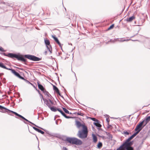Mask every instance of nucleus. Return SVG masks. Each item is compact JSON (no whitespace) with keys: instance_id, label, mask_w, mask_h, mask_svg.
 I'll use <instances>...</instances> for the list:
<instances>
[{"instance_id":"f257e3e1","label":"nucleus","mask_w":150,"mask_h":150,"mask_svg":"<svg viewBox=\"0 0 150 150\" xmlns=\"http://www.w3.org/2000/svg\"><path fill=\"white\" fill-rule=\"evenodd\" d=\"M50 135L54 136L59 138L61 139L64 141H67L70 144H75L76 145H81L82 143V142L80 140L75 137H67L64 136H61L59 134L53 133L49 134Z\"/></svg>"},{"instance_id":"f03ea898","label":"nucleus","mask_w":150,"mask_h":150,"mask_svg":"<svg viewBox=\"0 0 150 150\" xmlns=\"http://www.w3.org/2000/svg\"><path fill=\"white\" fill-rule=\"evenodd\" d=\"M1 54L5 56H6L12 58H16L18 60L24 62L26 61V59H25L21 55H19L10 53H8L7 54H6L5 53H2Z\"/></svg>"},{"instance_id":"7ed1b4c3","label":"nucleus","mask_w":150,"mask_h":150,"mask_svg":"<svg viewBox=\"0 0 150 150\" xmlns=\"http://www.w3.org/2000/svg\"><path fill=\"white\" fill-rule=\"evenodd\" d=\"M88 131L87 128H85L84 127L81 129L79 130L77 134V136L81 139L86 138L88 136Z\"/></svg>"},{"instance_id":"20e7f679","label":"nucleus","mask_w":150,"mask_h":150,"mask_svg":"<svg viewBox=\"0 0 150 150\" xmlns=\"http://www.w3.org/2000/svg\"><path fill=\"white\" fill-rule=\"evenodd\" d=\"M24 57H25L28 59L34 61H39L41 59V58H39L33 55L26 54L24 56Z\"/></svg>"},{"instance_id":"39448f33","label":"nucleus","mask_w":150,"mask_h":150,"mask_svg":"<svg viewBox=\"0 0 150 150\" xmlns=\"http://www.w3.org/2000/svg\"><path fill=\"white\" fill-rule=\"evenodd\" d=\"M144 123L139 122V123L136 126L134 131L139 132L148 122H145V124H144Z\"/></svg>"},{"instance_id":"423d86ee","label":"nucleus","mask_w":150,"mask_h":150,"mask_svg":"<svg viewBox=\"0 0 150 150\" xmlns=\"http://www.w3.org/2000/svg\"><path fill=\"white\" fill-rule=\"evenodd\" d=\"M44 41L47 50L50 52V54H51L52 53V49L51 46L50 45L49 40L47 39H45Z\"/></svg>"},{"instance_id":"0eeeda50","label":"nucleus","mask_w":150,"mask_h":150,"mask_svg":"<svg viewBox=\"0 0 150 150\" xmlns=\"http://www.w3.org/2000/svg\"><path fill=\"white\" fill-rule=\"evenodd\" d=\"M44 101V103L46 104L49 108H50L54 104L53 102L50 99H49V100H47L46 99H45Z\"/></svg>"},{"instance_id":"6e6552de","label":"nucleus","mask_w":150,"mask_h":150,"mask_svg":"<svg viewBox=\"0 0 150 150\" xmlns=\"http://www.w3.org/2000/svg\"><path fill=\"white\" fill-rule=\"evenodd\" d=\"M11 113H13L16 116H18L20 118H21V119H22L23 120H25L27 122H30V121L28 120L25 118V117H23L21 115H20L17 112L13 111H12L10 110L9 111V113H8V114L9 115H11Z\"/></svg>"},{"instance_id":"1a4fd4ad","label":"nucleus","mask_w":150,"mask_h":150,"mask_svg":"<svg viewBox=\"0 0 150 150\" xmlns=\"http://www.w3.org/2000/svg\"><path fill=\"white\" fill-rule=\"evenodd\" d=\"M129 117L128 116H125L122 117L121 118H113L111 117L113 119H117V121H128L129 119Z\"/></svg>"},{"instance_id":"9d476101","label":"nucleus","mask_w":150,"mask_h":150,"mask_svg":"<svg viewBox=\"0 0 150 150\" xmlns=\"http://www.w3.org/2000/svg\"><path fill=\"white\" fill-rule=\"evenodd\" d=\"M83 123V124H82L81 122H75V125L79 129H80L81 128H82V129H83L84 127L85 128H87L84 124V122Z\"/></svg>"},{"instance_id":"9b49d317","label":"nucleus","mask_w":150,"mask_h":150,"mask_svg":"<svg viewBox=\"0 0 150 150\" xmlns=\"http://www.w3.org/2000/svg\"><path fill=\"white\" fill-rule=\"evenodd\" d=\"M0 109L1 110V112H7L8 114L9 113L10 111V110L1 105H0Z\"/></svg>"},{"instance_id":"f8f14e48","label":"nucleus","mask_w":150,"mask_h":150,"mask_svg":"<svg viewBox=\"0 0 150 150\" xmlns=\"http://www.w3.org/2000/svg\"><path fill=\"white\" fill-rule=\"evenodd\" d=\"M0 67L3 69H6L11 70V72L12 73L13 71L12 70H14V69H12L9 68H7L4 64L3 63L1 62H0Z\"/></svg>"},{"instance_id":"ddd939ff","label":"nucleus","mask_w":150,"mask_h":150,"mask_svg":"<svg viewBox=\"0 0 150 150\" xmlns=\"http://www.w3.org/2000/svg\"><path fill=\"white\" fill-rule=\"evenodd\" d=\"M12 73L16 76L21 79H23V77L21 76L18 73L15 71L14 69V70H12Z\"/></svg>"},{"instance_id":"4468645a","label":"nucleus","mask_w":150,"mask_h":150,"mask_svg":"<svg viewBox=\"0 0 150 150\" xmlns=\"http://www.w3.org/2000/svg\"><path fill=\"white\" fill-rule=\"evenodd\" d=\"M125 145L123 143L118 148L115 150H125Z\"/></svg>"},{"instance_id":"2eb2a0df","label":"nucleus","mask_w":150,"mask_h":150,"mask_svg":"<svg viewBox=\"0 0 150 150\" xmlns=\"http://www.w3.org/2000/svg\"><path fill=\"white\" fill-rule=\"evenodd\" d=\"M33 128L35 131L38 132L39 133H41L42 134H43L45 133V132L44 131H42V130L37 128H36L35 127H33Z\"/></svg>"},{"instance_id":"dca6fc26","label":"nucleus","mask_w":150,"mask_h":150,"mask_svg":"<svg viewBox=\"0 0 150 150\" xmlns=\"http://www.w3.org/2000/svg\"><path fill=\"white\" fill-rule=\"evenodd\" d=\"M135 18V17L134 16H132L129 18H127L125 20L127 22H130L132 21Z\"/></svg>"},{"instance_id":"f3484780","label":"nucleus","mask_w":150,"mask_h":150,"mask_svg":"<svg viewBox=\"0 0 150 150\" xmlns=\"http://www.w3.org/2000/svg\"><path fill=\"white\" fill-rule=\"evenodd\" d=\"M37 84L39 88L42 91L45 89L43 86L42 85L40 84L39 82L38 81L37 82Z\"/></svg>"},{"instance_id":"a211bd4d","label":"nucleus","mask_w":150,"mask_h":150,"mask_svg":"<svg viewBox=\"0 0 150 150\" xmlns=\"http://www.w3.org/2000/svg\"><path fill=\"white\" fill-rule=\"evenodd\" d=\"M92 135L93 137V142L95 143H96L98 140L97 136L94 134H92Z\"/></svg>"},{"instance_id":"6ab92c4d","label":"nucleus","mask_w":150,"mask_h":150,"mask_svg":"<svg viewBox=\"0 0 150 150\" xmlns=\"http://www.w3.org/2000/svg\"><path fill=\"white\" fill-rule=\"evenodd\" d=\"M87 119L88 120H91L93 121H94V122H99V121L98 120L96 119L94 117H87Z\"/></svg>"},{"instance_id":"aec40b11","label":"nucleus","mask_w":150,"mask_h":150,"mask_svg":"<svg viewBox=\"0 0 150 150\" xmlns=\"http://www.w3.org/2000/svg\"><path fill=\"white\" fill-rule=\"evenodd\" d=\"M100 122H93L94 125L96 126L97 128L99 129V128L102 125L100 124Z\"/></svg>"},{"instance_id":"412c9836","label":"nucleus","mask_w":150,"mask_h":150,"mask_svg":"<svg viewBox=\"0 0 150 150\" xmlns=\"http://www.w3.org/2000/svg\"><path fill=\"white\" fill-rule=\"evenodd\" d=\"M51 110L53 112H56L57 110L58 111V110H59V108H57L56 107L54 106L52 107L51 106L50 108Z\"/></svg>"},{"instance_id":"4be33fe9","label":"nucleus","mask_w":150,"mask_h":150,"mask_svg":"<svg viewBox=\"0 0 150 150\" xmlns=\"http://www.w3.org/2000/svg\"><path fill=\"white\" fill-rule=\"evenodd\" d=\"M148 122L150 121V116H147L145 118V119L141 122Z\"/></svg>"},{"instance_id":"5701e85b","label":"nucleus","mask_w":150,"mask_h":150,"mask_svg":"<svg viewBox=\"0 0 150 150\" xmlns=\"http://www.w3.org/2000/svg\"><path fill=\"white\" fill-rule=\"evenodd\" d=\"M134 141H130L127 143V144H125V145L126 146V147H127V146H132L133 144Z\"/></svg>"},{"instance_id":"b1692460","label":"nucleus","mask_w":150,"mask_h":150,"mask_svg":"<svg viewBox=\"0 0 150 150\" xmlns=\"http://www.w3.org/2000/svg\"><path fill=\"white\" fill-rule=\"evenodd\" d=\"M133 138L131 137V136H130L129 137L128 139H127L124 142H123V143L125 144H125H127V143L129 142Z\"/></svg>"},{"instance_id":"393cba45","label":"nucleus","mask_w":150,"mask_h":150,"mask_svg":"<svg viewBox=\"0 0 150 150\" xmlns=\"http://www.w3.org/2000/svg\"><path fill=\"white\" fill-rule=\"evenodd\" d=\"M43 93H44V94L50 98V96H51V95L45 89L43 91H42Z\"/></svg>"},{"instance_id":"a878e982","label":"nucleus","mask_w":150,"mask_h":150,"mask_svg":"<svg viewBox=\"0 0 150 150\" xmlns=\"http://www.w3.org/2000/svg\"><path fill=\"white\" fill-rule=\"evenodd\" d=\"M125 150H134V148L132 146H127V147H126V146H125Z\"/></svg>"},{"instance_id":"bb28decb","label":"nucleus","mask_w":150,"mask_h":150,"mask_svg":"<svg viewBox=\"0 0 150 150\" xmlns=\"http://www.w3.org/2000/svg\"><path fill=\"white\" fill-rule=\"evenodd\" d=\"M103 146L102 143L100 142H99L97 145V147L98 149H100Z\"/></svg>"},{"instance_id":"cd10ccee","label":"nucleus","mask_w":150,"mask_h":150,"mask_svg":"<svg viewBox=\"0 0 150 150\" xmlns=\"http://www.w3.org/2000/svg\"><path fill=\"white\" fill-rule=\"evenodd\" d=\"M53 90L55 91L56 93L59 92V90L58 88L54 85H53Z\"/></svg>"},{"instance_id":"c85d7f7f","label":"nucleus","mask_w":150,"mask_h":150,"mask_svg":"<svg viewBox=\"0 0 150 150\" xmlns=\"http://www.w3.org/2000/svg\"><path fill=\"white\" fill-rule=\"evenodd\" d=\"M55 41L57 43V44L59 45L60 47L62 49V45L59 42L58 38L56 40H55Z\"/></svg>"},{"instance_id":"c756f323","label":"nucleus","mask_w":150,"mask_h":150,"mask_svg":"<svg viewBox=\"0 0 150 150\" xmlns=\"http://www.w3.org/2000/svg\"><path fill=\"white\" fill-rule=\"evenodd\" d=\"M129 40L128 39H124L123 38H121L120 40H117V41H119V42H122L125 41H128Z\"/></svg>"},{"instance_id":"7c9ffc66","label":"nucleus","mask_w":150,"mask_h":150,"mask_svg":"<svg viewBox=\"0 0 150 150\" xmlns=\"http://www.w3.org/2000/svg\"><path fill=\"white\" fill-rule=\"evenodd\" d=\"M106 134L108 136V138L112 140V135L109 132H106Z\"/></svg>"},{"instance_id":"2f4dec72","label":"nucleus","mask_w":150,"mask_h":150,"mask_svg":"<svg viewBox=\"0 0 150 150\" xmlns=\"http://www.w3.org/2000/svg\"><path fill=\"white\" fill-rule=\"evenodd\" d=\"M135 132L131 136L133 138L139 132L137 131H135Z\"/></svg>"},{"instance_id":"473e14b6","label":"nucleus","mask_w":150,"mask_h":150,"mask_svg":"<svg viewBox=\"0 0 150 150\" xmlns=\"http://www.w3.org/2000/svg\"><path fill=\"white\" fill-rule=\"evenodd\" d=\"M58 111L63 116H65L66 114L62 110L59 109L58 110Z\"/></svg>"},{"instance_id":"72a5a7b5","label":"nucleus","mask_w":150,"mask_h":150,"mask_svg":"<svg viewBox=\"0 0 150 150\" xmlns=\"http://www.w3.org/2000/svg\"><path fill=\"white\" fill-rule=\"evenodd\" d=\"M62 109H63V110L66 113H67V114H69V111L67 110L66 108H63Z\"/></svg>"},{"instance_id":"f704fd0d","label":"nucleus","mask_w":150,"mask_h":150,"mask_svg":"<svg viewBox=\"0 0 150 150\" xmlns=\"http://www.w3.org/2000/svg\"><path fill=\"white\" fill-rule=\"evenodd\" d=\"M2 4H5L6 6H11V7L12 6H11V4H10L8 3H6V2H2Z\"/></svg>"},{"instance_id":"c9c22d12","label":"nucleus","mask_w":150,"mask_h":150,"mask_svg":"<svg viewBox=\"0 0 150 150\" xmlns=\"http://www.w3.org/2000/svg\"><path fill=\"white\" fill-rule=\"evenodd\" d=\"M29 123L30 124H29V125H31V126H32V125H35V126H36V127H38L40 128H41V129H43V130H45V129H44L43 128H41V127H38V126H37L36 125H35V124H33V122H29Z\"/></svg>"},{"instance_id":"e433bc0d","label":"nucleus","mask_w":150,"mask_h":150,"mask_svg":"<svg viewBox=\"0 0 150 150\" xmlns=\"http://www.w3.org/2000/svg\"><path fill=\"white\" fill-rule=\"evenodd\" d=\"M22 79L24 80L26 83H28V84H31V85H33V84L32 83H31L30 82L28 81L25 79L24 78H23V79Z\"/></svg>"},{"instance_id":"4c0bfd02","label":"nucleus","mask_w":150,"mask_h":150,"mask_svg":"<svg viewBox=\"0 0 150 150\" xmlns=\"http://www.w3.org/2000/svg\"><path fill=\"white\" fill-rule=\"evenodd\" d=\"M123 134H124L125 135H128L129 134V132L127 131H124L123 132Z\"/></svg>"},{"instance_id":"58836bf2","label":"nucleus","mask_w":150,"mask_h":150,"mask_svg":"<svg viewBox=\"0 0 150 150\" xmlns=\"http://www.w3.org/2000/svg\"><path fill=\"white\" fill-rule=\"evenodd\" d=\"M118 39H115L114 40H112V39H110V40L109 42H114L117 41V40H118Z\"/></svg>"},{"instance_id":"ea45409f","label":"nucleus","mask_w":150,"mask_h":150,"mask_svg":"<svg viewBox=\"0 0 150 150\" xmlns=\"http://www.w3.org/2000/svg\"><path fill=\"white\" fill-rule=\"evenodd\" d=\"M114 26V24H112L110 27L108 28V30H110Z\"/></svg>"},{"instance_id":"a19ab883","label":"nucleus","mask_w":150,"mask_h":150,"mask_svg":"<svg viewBox=\"0 0 150 150\" xmlns=\"http://www.w3.org/2000/svg\"><path fill=\"white\" fill-rule=\"evenodd\" d=\"M107 117L106 118V122H110V120L109 117V115H107Z\"/></svg>"},{"instance_id":"79ce46f5","label":"nucleus","mask_w":150,"mask_h":150,"mask_svg":"<svg viewBox=\"0 0 150 150\" xmlns=\"http://www.w3.org/2000/svg\"><path fill=\"white\" fill-rule=\"evenodd\" d=\"M6 51L5 50H4L3 48L2 47H0V51L2 52H5Z\"/></svg>"},{"instance_id":"37998d69","label":"nucleus","mask_w":150,"mask_h":150,"mask_svg":"<svg viewBox=\"0 0 150 150\" xmlns=\"http://www.w3.org/2000/svg\"><path fill=\"white\" fill-rule=\"evenodd\" d=\"M40 96H41V101H42V100H43V101H44L45 100V99H46L45 98H43V96H42V95L41 94H40Z\"/></svg>"},{"instance_id":"c03bdc74","label":"nucleus","mask_w":150,"mask_h":150,"mask_svg":"<svg viewBox=\"0 0 150 150\" xmlns=\"http://www.w3.org/2000/svg\"><path fill=\"white\" fill-rule=\"evenodd\" d=\"M64 117H65L66 118H67V119H69V118H73V117H70V116H67L66 115H65V116H64Z\"/></svg>"},{"instance_id":"a18cd8bd","label":"nucleus","mask_w":150,"mask_h":150,"mask_svg":"<svg viewBox=\"0 0 150 150\" xmlns=\"http://www.w3.org/2000/svg\"><path fill=\"white\" fill-rule=\"evenodd\" d=\"M52 37L53 38L54 40H56L57 39V38L55 36L52 35Z\"/></svg>"},{"instance_id":"49530a36","label":"nucleus","mask_w":150,"mask_h":150,"mask_svg":"<svg viewBox=\"0 0 150 150\" xmlns=\"http://www.w3.org/2000/svg\"><path fill=\"white\" fill-rule=\"evenodd\" d=\"M52 37L53 38L54 40H56L57 39V38L55 36L52 35Z\"/></svg>"},{"instance_id":"de8ad7c7","label":"nucleus","mask_w":150,"mask_h":150,"mask_svg":"<svg viewBox=\"0 0 150 150\" xmlns=\"http://www.w3.org/2000/svg\"><path fill=\"white\" fill-rule=\"evenodd\" d=\"M63 150H68L67 148L65 147H63Z\"/></svg>"},{"instance_id":"09e8293b","label":"nucleus","mask_w":150,"mask_h":150,"mask_svg":"<svg viewBox=\"0 0 150 150\" xmlns=\"http://www.w3.org/2000/svg\"><path fill=\"white\" fill-rule=\"evenodd\" d=\"M59 96H61L63 98V97L62 96H61V94L59 92V93H57Z\"/></svg>"},{"instance_id":"8fccbe9b","label":"nucleus","mask_w":150,"mask_h":150,"mask_svg":"<svg viewBox=\"0 0 150 150\" xmlns=\"http://www.w3.org/2000/svg\"><path fill=\"white\" fill-rule=\"evenodd\" d=\"M108 123V128H110V127H111V125H109V122H107Z\"/></svg>"},{"instance_id":"3c124183","label":"nucleus","mask_w":150,"mask_h":150,"mask_svg":"<svg viewBox=\"0 0 150 150\" xmlns=\"http://www.w3.org/2000/svg\"><path fill=\"white\" fill-rule=\"evenodd\" d=\"M36 88V90L38 91V93H39V94L40 95V94H41L40 93V91L39 90H37L36 88Z\"/></svg>"},{"instance_id":"603ef678","label":"nucleus","mask_w":150,"mask_h":150,"mask_svg":"<svg viewBox=\"0 0 150 150\" xmlns=\"http://www.w3.org/2000/svg\"><path fill=\"white\" fill-rule=\"evenodd\" d=\"M77 114L79 115H81L82 113H81V112H78L77 113Z\"/></svg>"},{"instance_id":"864d4df0","label":"nucleus","mask_w":150,"mask_h":150,"mask_svg":"<svg viewBox=\"0 0 150 150\" xmlns=\"http://www.w3.org/2000/svg\"><path fill=\"white\" fill-rule=\"evenodd\" d=\"M4 74L3 73H0V77H1V76L3 75Z\"/></svg>"},{"instance_id":"5fc2aeb1","label":"nucleus","mask_w":150,"mask_h":150,"mask_svg":"<svg viewBox=\"0 0 150 150\" xmlns=\"http://www.w3.org/2000/svg\"><path fill=\"white\" fill-rule=\"evenodd\" d=\"M141 147H142V146H141L140 145L138 147V149H141Z\"/></svg>"},{"instance_id":"6e6d98bb","label":"nucleus","mask_w":150,"mask_h":150,"mask_svg":"<svg viewBox=\"0 0 150 150\" xmlns=\"http://www.w3.org/2000/svg\"><path fill=\"white\" fill-rule=\"evenodd\" d=\"M47 51H46L45 52L44 54H45V55H46L47 54Z\"/></svg>"},{"instance_id":"4d7b16f0","label":"nucleus","mask_w":150,"mask_h":150,"mask_svg":"<svg viewBox=\"0 0 150 150\" xmlns=\"http://www.w3.org/2000/svg\"><path fill=\"white\" fill-rule=\"evenodd\" d=\"M58 122H55V123H56V124L57 125H58Z\"/></svg>"},{"instance_id":"13d9d810","label":"nucleus","mask_w":150,"mask_h":150,"mask_svg":"<svg viewBox=\"0 0 150 150\" xmlns=\"http://www.w3.org/2000/svg\"><path fill=\"white\" fill-rule=\"evenodd\" d=\"M143 141H142V142L141 144H143Z\"/></svg>"},{"instance_id":"bf43d9fd","label":"nucleus","mask_w":150,"mask_h":150,"mask_svg":"<svg viewBox=\"0 0 150 150\" xmlns=\"http://www.w3.org/2000/svg\"><path fill=\"white\" fill-rule=\"evenodd\" d=\"M74 75H75V77H76V74H75V73L74 72Z\"/></svg>"},{"instance_id":"052dcab7","label":"nucleus","mask_w":150,"mask_h":150,"mask_svg":"<svg viewBox=\"0 0 150 150\" xmlns=\"http://www.w3.org/2000/svg\"><path fill=\"white\" fill-rule=\"evenodd\" d=\"M75 122H79V121H76H76H75Z\"/></svg>"},{"instance_id":"680f3d73","label":"nucleus","mask_w":150,"mask_h":150,"mask_svg":"<svg viewBox=\"0 0 150 150\" xmlns=\"http://www.w3.org/2000/svg\"><path fill=\"white\" fill-rule=\"evenodd\" d=\"M38 149H39V150H40V148H39V146H38Z\"/></svg>"},{"instance_id":"e2e57ef3","label":"nucleus","mask_w":150,"mask_h":150,"mask_svg":"<svg viewBox=\"0 0 150 150\" xmlns=\"http://www.w3.org/2000/svg\"><path fill=\"white\" fill-rule=\"evenodd\" d=\"M4 80H5V78H4V79H3V80H4Z\"/></svg>"},{"instance_id":"0e129e2a","label":"nucleus","mask_w":150,"mask_h":150,"mask_svg":"<svg viewBox=\"0 0 150 150\" xmlns=\"http://www.w3.org/2000/svg\"><path fill=\"white\" fill-rule=\"evenodd\" d=\"M4 80H5V78H4V79H3V80H4Z\"/></svg>"},{"instance_id":"69168bd1","label":"nucleus","mask_w":150,"mask_h":150,"mask_svg":"<svg viewBox=\"0 0 150 150\" xmlns=\"http://www.w3.org/2000/svg\"><path fill=\"white\" fill-rule=\"evenodd\" d=\"M69 114H71L72 113H71V112H70V113H69Z\"/></svg>"},{"instance_id":"338daca9","label":"nucleus","mask_w":150,"mask_h":150,"mask_svg":"<svg viewBox=\"0 0 150 150\" xmlns=\"http://www.w3.org/2000/svg\"><path fill=\"white\" fill-rule=\"evenodd\" d=\"M70 45H72V44L71 43V44H70Z\"/></svg>"},{"instance_id":"774afa93","label":"nucleus","mask_w":150,"mask_h":150,"mask_svg":"<svg viewBox=\"0 0 150 150\" xmlns=\"http://www.w3.org/2000/svg\"><path fill=\"white\" fill-rule=\"evenodd\" d=\"M55 122H57V120L56 121H55Z\"/></svg>"}]
</instances>
